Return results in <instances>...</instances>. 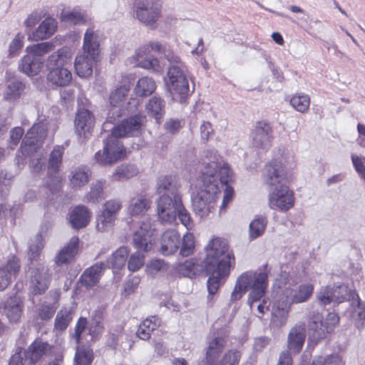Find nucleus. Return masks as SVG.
Listing matches in <instances>:
<instances>
[{"instance_id": "09e8293b", "label": "nucleus", "mask_w": 365, "mask_h": 365, "mask_svg": "<svg viewBox=\"0 0 365 365\" xmlns=\"http://www.w3.org/2000/svg\"><path fill=\"white\" fill-rule=\"evenodd\" d=\"M24 88L25 85L22 81L16 78L11 81L5 91V98L8 101H14L19 98Z\"/></svg>"}, {"instance_id": "1a4fd4ad", "label": "nucleus", "mask_w": 365, "mask_h": 365, "mask_svg": "<svg viewBox=\"0 0 365 365\" xmlns=\"http://www.w3.org/2000/svg\"><path fill=\"white\" fill-rule=\"evenodd\" d=\"M151 51L163 55L167 59L168 54L178 56L170 46L163 45L158 41H150L149 43L140 46L136 51L132 60L135 66L147 69L151 72L160 73L163 71V67L160 64L159 60L155 57H148Z\"/></svg>"}, {"instance_id": "052dcab7", "label": "nucleus", "mask_w": 365, "mask_h": 365, "mask_svg": "<svg viewBox=\"0 0 365 365\" xmlns=\"http://www.w3.org/2000/svg\"><path fill=\"white\" fill-rule=\"evenodd\" d=\"M317 299L320 304L324 306L333 302L332 287H322L317 293Z\"/></svg>"}, {"instance_id": "e433bc0d", "label": "nucleus", "mask_w": 365, "mask_h": 365, "mask_svg": "<svg viewBox=\"0 0 365 365\" xmlns=\"http://www.w3.org/2000/svg\"><path fill=\"white\" fill-rule=\"evenodd\" d=\"M128 255L129 250L128 247L125 246L120 247L107 259L106 268H111L114 270L122 269L125 264Z\"/></svg>"}, {"instance_id": "c756f323", "label": "nucleus", "mask_w": 365, "mask_h": 365, "mask_svg": "<svg viewBox=\"0 0 365 365\" xmlns=\"http://www.w3.org/2000/svg\"><path fill=\"white\" fill-rule=\"evenodd\" d=\"M180 184L175 175H164L158 178L156 190L160 195L175 196L180 195L178 189Z\"/></svg>"}, {"instance_id": "f3484780", "label": "nucleus", "mask_w": 365, "mask_h": 365, "mask_svg": "<svg viewBox=\"0 0 365 365\" xmlns=\"http://www.w3.org/2000/svg\"><path fill=\"white\" fill-rule=\"evenodd\" d=\"M210 152L214 153L215 155L217 156L218 158L217 159V160H216L217 168L216 169H215L217 175V185H218V179H220L221 184H228V182L232 180V172L230 169L228 164L222 163V157L214 149H207L205 151L203 162L202 163V167L200 168V175H202V172L205 170V167L208 165L207 163L209 162L210 164H212L211 160V159L212 160V158L210 156L211 155V154L208 153Z\"/></svg>"}, {"instance_id": "20e7f679", "label": "nucleus", "mask_w": 365, "mask_h": 365, "mask_svg": "<svg viewBox=\"0 0 365 365\" xmlns=\"http://www.w3.org/2000/svg\"><path fill=\"white\" fill-rule=\"evenodd\" d=\"M212 163H207L208 165L200 176V184L196 193L192 196V205L195 215L200 218L206 217L212 212L215 208L216 195L219 192L217 185V175L215 169L217 168L216 160L218 158L215 153L210 152Z\"/></svg>"}, {"instance_id": "7ed1b4c3", "label": "nucleus", "mask_w": 365, "mask_h": 365, "mask_svg": "<svg viewBox=\"0 0 365 365\" xmlns=\"http://www.w3.org/2000/svg\"><path fill=\"white\" fill-rule=\"evenodd\" d=\"M262 179L271 191L269 205L271 209L286 212L294 205L293 191L289 190L285 167L278 160H272L264 166Z\"/></svg>"}, {"instance_id": "72a5a7b5", "label": "nucleus", "mask_w": 365, "mask_h": 365, "mask_svg": "<svg viewBox=\"0 0 365 365\" xmlns=\"http://www.w3.org/2000/svg\"><path fill=\"white\" fill-rule=\"evenodd\" d=\"M91 176V170L86 166H79L71 171L68 176L72 188L78 189L88 183Z\"/></svg>"}, {"instance_id": "ddd939ff", "label": "nucleus", "mask_w": 365, "mask_h": 365, "mask_svg": "<svg viewBox=\"0 0 365 365\" xmlns=\"http://www.w3.org/2000/svg\"><path fill=\"white\" fill-rule=\"evenodd\" d=\"M47 130L43 123H35L26 133L20 150L23 155H31L35 153L46 138Z\"/></svg>"}, {"instance_id": "a878e982", "label": "nucleus", "mask_w": 365, "mask_h": 365, "mask_svg": "<svg viewBox=\"0 0 365 365\" xmlns=\"http://www.w3.org/2000/svg\"><path fill=\"white\" fill-rule=\"evenodd\" d=\"M80 240L73 236L69 242L58 252L55 257V264L58 266L68 264L73 261L79 250Z\"/></svg>"}, {"instance_id": "8fccbe9b", "label": "nucleus", "mask_w": 365, "mask_h": 365, "mask_svg": "<svg viewBox=\"0 0 365 365\" xmlns=\"http://www.w3.org/2000/svg\"><path fill=\"white\" fill-rule=\"evenodd\" d=\"M60 19L61 21L75 25L83 24L86 22L83 14L76 9L72 11L63 10L61 13Z\"/></svg>"}, {"instance_id": "f8f14e48", "label": "nucleus", "mask_w": 365, "mask_h": 365, "mask_svg": "<svg viewBox=\"0 0 365 365\" xmlns=\"http://www.w3.org/2000/svg\"><path fill=\"white\" fill-rule=\"evenodd\" d=\"M180 195H160L155 201L158 220L163 224H172L177 217V212L182 203Z\"/></svg>"}, {"instance_id": "4be33fe9", "label": "nucleus", "mask_w": 365, "mask_h": 365, "mask_svg": "<svg viewBox=\"0 0 365 365\" xmlns=\"http://www.w3.org/2000/svg\"><path fill=\"white\" fill-rule=\"evenodd\" d=\"M50 348L47 341L36 339L29 346L27 349L24 350V363L28 365L35 364L46 354Z\"/></svg>"}, {"instance_id": "5fc2aeb1", "label": "nucleus", "mask_w": 365, "mask_h": 365, "mask_svg": "<svg viewBox=\"0 0 365 365\" xmlns=\"http://www.w3.org/2000/svg\"><path fill=\"white\" fill-rule=\"evenodd\" d=\"M177 217L180 221L181 224L186 227V229L190 231L192 230L195 227V223L189 211L184 207L182 202L180 205L178 212Z\"/></svg>"}, {"instance_id": "6e6552de", "label": "nucleus", "mask_w": 365, "mask_h": 365, "mask_svg": "<svg viewBox=\"0 0 365 365\" xmlns=\"http://www.w3.org/2000/svg\"><path fill=\"white\" fill-rule=\"evenodd\" d=\"M71 59V54L67 48H61L51 53L46 62L48 81L61 87L68 85L72 80V73L66 64Z\"/></svg>"}, {"instance_id": "4c0bfd02", "label": "nucleus", "mask_w": 365, "mask_h": 365, "mask_svg": "<svg viewBox=\"0 0 365 365\" xmlns=\"http://www.w3.org/2000/svg\"><path fill=\"white\" fill-rule=\"evenodd\" d=\"M148 114L154 118L158 123L165 115V101L158 96H153L146 104Z\"/></svg>"}, {"instance_id": "9d476101", "label": "nucleus", "mask_w": 365, "mask_h": 365, "mask_svg": "<svg viewBox=\"0 0 365 365\" xmlns=\"http://www.w3.org/2000/svg\"><path fill=\"white\" fill-rule=\"evenodd\" d=\"M118 137L111 134L104 140L103 150L95 154V160L99 165H112L121 160L125 154V149Z\"/></svg>"}, {"instance_id": "a19ab883", "label": "nucleus", "mask_w": 365, "mask_h": 365, "mask_svg": "<svg viewBox=\"0 0 365 365\" xmlns=\"http://www.w3.org/2000/svg\"><path fill=\"white\" fill-rule=\"evenodd\" d=\"M267 225V220L264 216H257L249 225L248 236L250 241L255 240L263 235Z\"/></svg>"}, {"instance_id": "cd10ccee", "label": "nucleus", "mask_w": 365, "mask_h": 365, "mask_svg": "<svg viewBox=\"0 0 365 365\" xmlns=\"http://www.w3.org/2000/svg\"><path fill=\"white\" fill-rule=\"evenodd\" d=\"M53 227V223L49 221H45L41 227L39 232L34 237V239L31 240L29 245L28 257L29 259L32 262L36 260L39 255L41 250L43 247L42 235L46 234Z\"/></svg>"}, {"instance_id": "58836bf2", "label": "nucleus", "mask_w": 365, "mask_h": 365, "mask_svg": "<svg viewBox=\"0 0 365 365\" xmlns=\"http://www.w3.org/2000/svg\"><path fill=\"white\" fill-rule=\"evenodd\" d=\"M106 184L105 180H98L90 185V190L85 196L88 202L96 204L105 197L104 188Z\"/></svg>"}, {"instance_id": "aec40b11", "label": "nucleus", "mask_w": 365, "mask_h": 365, "mask_svg": "<svg viewBox=\"0 0 365 365\" xmlns=\"http://www.w3.org/2000/svg\"><path fill=\"white\" fill-rule=\"evenodd\" d=\"M50 280L48 269L43 265L39 264L31 272V286L32 293L34 294H42L44 293L48 288Z\"/></svg>"}, {"instance_id": "f704fd0d", "label": "nucleus", "mask_w": 365, "mask_h": 365, "mask_svg": "<svg viewBox=\"0 0 365 365\" xmlns=\"http://www.w3.org/2000/svg\"><path fill=\"white\" fill-rule=\"evenodd\" d=\"M161 323L160 319L158 316H151L145 319L138 327L136 334L143 340H148L150 337V334L155 330Z\"/></svg>"}, {"instance_id": "473e14b6", "label": "nucleus", "mask_w": 365, "mask_h": 365, "mask_svg": "<svg viewBox=\"0 0 365 365\" xmlns=\"http://www.w3.org/2000/svg\"><path fill=\"white\" fill-rule=\"evenodd\" d=\"M4 311L11 322H17L23 312V303L21 299L16 295L8 298L4 303Z\"/></svg>"}, {"instance_id": "e2e57ef3", "label": "nucleus", "mask_w": 365, "mask_h": 365, "mask_svg": "<svg viewBox=\"0 0 365 365\" xmlns=\"http://www.w3.org/2000/svg\"><path fill=\"white\" fill-rule=\"evenodd\" d=\"M53 44L51 42H42L34 45L31 48V55L38 56L40 58L47 52L52 50Z\"/></svg>"}, {"instance_id": "864d4df0", "label": "nucleus", "mask_w": 365, "mask_h": 365, "mask_svg": "<svg viewBox=\"0 0 365 365\" xmlns=\"http://www.w3.org/2000/svg\"><path fill=\"white\" fill-rule=\"evenodd\" d=\"M58 308L57 302H47L42 303L38 310V317L43 321L51 319Z\"/></svg>"}, {"instance_id": "c9c22d12", "label": "nucleus", "mask_w": 365, "mask_h": 365, "mask_svg": "<svg viewBox=\"0 0 365 365\" xmlns=\"http://www.w3.org/2000/svg\"><path fill=\"white\" fill-rule=\"evenodd\" d=\"M63 152V147L57 145L51 152L48 159V174L51 178L53 176L56 178L57 182H59V180L55 175L58 173L59 168L62 163Z\"/></svg>"}, {"instance_id": "39448f33", "label": "nucleus", "mask_w": 365, "mask_h": 365, "mask_svg": "<svg viewBox=\"0 0 365 365\" xmlns=\"http://www.w3.org/2000/svg\"><path fill=\"white\" fill-rule=\"evenodd\" d=\"M270 271L271 269L266 263L258 271L249 270L242 273L236 280L230 301L240 300L250 289L247 302L252 307L255 302H259L265 295L268 287V274Z\"/></svg>"}, {"instance_id": "7c9ffc66", "label": "nucleus", "mask_w": 365, "mask_h": 365, "mask_svg": "<svg viewBox=\"0 0 365 365\" xmlns=\"http://www.w3.org/2000/svg\"><path fill=\"white\" fill-rule=\"evenodd\" d=\"M57 29V21L51 17L46 18L31 34H29V38L38 41L50 38Z\"/></svg>"}, {"instance_id": "c85d7f7f", "label": "nucleus", "mask_w": 365, "mask_h": 365, "mask_svg": "<svg viewBox=\"0 0 365 365\" xmlns=\"http://www.w3.org/2000/svg\"><path fill=\"white\" fill-rule=\"evenodd\" d=\"M20 268L19 260L12 256L6 264L0 265V291L4 290L11 283L12 277L15 276Z\"/></svg>"}, {"instance_id": "393cba45", "label": "nucleus", "mask_w": 365, "mask_h": 365, "mask_svg": "<svg viewBox=\"0 0 365 365\" xmlns=\"http://www.w3.org/2000/svg\"><path fill=\"white\" fill-rule=\"evenodd\" d=\"M105 269L106 264L104 262H96L83 271L79 278V282L82 286L91 288L98 283Z\"/></svg>"}, {"instance_id": "ea45409f", "label": "nucleus", "mask_w": 365, "mask_h": 365, "mask_svg": "<svg viewBox=\"0 0 365 365\" xmlns=\"http://www.w3.org/2000/svg\"><path fill=\"white\" fill-rule=\"evenodd\" d=\"M322 319L319 313H314L308 322V329L313 331L312 336L316 340L324 338L327 333Z\"/></svg>"}, {"instance_id": "4468645a", "label": "nucleus", "mask_w": 365, "mask_h": 365, "mask_svg": "<svg viewBox=\"0 0 365 365\" xmlns=\"http://www.w3.org/2000/svg\"><path fill=\"white\" fill-rule=\"evenodd\" d=\"M251 137L255 148L261 150L262 152H267L272 145L274 130L268 122L259 121L255 124Z\"/></svg>"}, {"instance_id": "603ef678", "label": "nucleus", "mask_w": 365, "mask_h": 365, "mask_svg": "<svg viewBox=\"0 0 365 365\" xmlns=\"http://www.w3.org/2000/svg\"><path fill=\"white\" fill-rule=\"evenodd\" d=\"M181 249L180 251L182 257L191 255L195 250V237L192 233L187 232L181 240Z\"/></svg>"}, {"instance_id": "b1692460", "label": "nucleus", "mask_w": 365, "mask_h": 365, "mask_svg": "<svg viewBox=\"0 0 365 365\" xmlns=\"http://www.w3.org/2000/svg\"><path fill=\"white\" fill-rule=\"evenodd\" d=\"M180 244V234L175 230H167L161 237L160 252L164 256L171 255L178 250Z\"/></svg>"}, {"instance_id": "de8ad7c7", "label": "nucleus", "mask_w": 365, "mask_h": 365, "mask_svg": "<svg viewBox=\"0 0 365 365\" xmlns=\"http://www.w3.org/2000/svg\"><path fill=\"white\" fill-rule=\"evenodd\" d=\"M103 314L101 310H95L93 312L88 325L89 334L93 336L98 335L103 330Z\"/></svg>"}, {"instance_id": "6ab92c4d", "label": "nucleus", "mask_w": 365, "mask_h": 365, "mask_svg": "<svg viewBox=\"0 0 365 365\" xmlns=\"http://www.w3.org/2000/svg\"><path fill=\"white\" fill-rule=\"evenodd\" d=\"M153 232L154 230L148 221L142 222L139 228L133 234V246L138 251L148 252L151 250Z\"/></svg>"}, {"instance_id": "338daca9", "label": "nucleus", "mask_w": 365, "mask_h": 365, "mask_svg": "<svg viewBox=\"0 0 365 365\" xmlns=\"http://www.w3.org/2000/svg\"><path fill=\"white\" fill-rule=\"evenodd\" d=\"M24 134V130L21 127H15L10 132V148L14 149L19 143Z\"/></svg>"}, {"instance_id": "0eeeda50", "label": "nucleus", "mask_w": 365, "mask_h": 365, "mask_svg": "<svg viewBox=\"0 0 365 365\" xmlns=\"http://www.w3.org/2000/svg\"><path fill=\"white\" fill-rule=\"evenodd\" d=\"M98 36L92 28L86 29L83 44V53L77 56L74 62L76 74L81 78H88L93 73L100 53Z\"/></svg>"}, {"instance_id": "bb28decb", "label": "nucleus", "mask_w": 365, "mask_h": 365, "mask_svg": "<svg viewBox=\"0 0 365 365\" xmlns=\"http://www.w3.org/2000/svg\"><path fill=\"white\" fill-rule=\"evenodd\" d=\"M91 212L87 207L83 205L75 206L68 214V220L75 230L86 227L90 221Z\"/></svg>"}, {"instance_id": "bf43d9fd", "label": "nucleus", "mask_w": 365, "mask_h": 365, "mask_svg": "<svg viewBox=\"0 0 365 365\" xmlns=\"http://www.w3.org/2000/svg\"><path fill=\"white\" fill-rule=\"evenodd\" d=\"M241 353L237 350H229L222 357L219 365H238Z\"/></svg>"}, {"instance_id": "f257e3e1", "label": "nucleus", "mask_w": 365, "mask_h": 365, "mask_svg": "<svg viewBox=\"0 0 365 365\" xmlns=\"http://www.w3.org/2000/svg\"><path fill=\"white\" fill-rule=\"evenodd\" d=\"M296 283L297 281L292 280L287 272H282L276 279L274 285L279 291L272 306V322L277 327L286 324L292 304L307 302L314 292L312 283L301 284L295 289H291L290 287Z\"/></svg>"}, {"instance_id": "5701e85b", "label": "nucleus", "mask_w": 365, "mask_h": 365, "mask_svg": "<svg viewBox=\"0 0 365 365\" xmlns=\"http://www.w3.org/2000/svg\"><path fill=\"white\" fill-rule=\"evenodd\" d=\"M306 328L304 324H296L291 328L287 336L288 351L292 354H299L304 344Z\"/></svg>"}, {"instance_id": "0e129e2a", "label": "nucleus", "mask_w": 365, "mask_h": 365, "mask_svg": "<svg viewBox=\"0 0 365 365\" xmlns=\"http://www.w3.org/2000/svg\"><path fill=\"white\" fill-rule=\"evenodd\" d=\"M93 356L85 351H77L74 357L73 365H91Z\"/></svg>"}, {"instance_id": "6e6d98bb", "label": "nucleus", "mask_w": 365, "mask_h": 365, "mask_svg": "<svg viewBox=\"0 0 365 365\" xmlns=\"http://www.w3.org/2000/svg\"><path fill=\"white\" fill-rule=\"evenodd\" d=\"M24 36L20 33L15 36L14 38L9 43V57L14 58L19 56L24 46Z\"/></svg>"}, {"instance_id": "a18cd8bd", "label": "nucleus", "mask_w": 365, "mask_h": 365, "mask_svg": "<svg viewBox=\"0 0 365 365\" xmlns=\"http://www.w3.org/2000/svg\"><path fill=\"white\" fill-rule=\"evenodd\" d=\"M150 202L145 197L133 198L130 200L128 212L132 216L143 215L149 209Z\"/></svg>"}, {"instance_id": "4d7b16f0", "label": "nucleus", "mask_w": 365, "mask_h": 365, "mask_svg": "<svg viewBox=\"0 0 365 365\" xmlns=\"http://www.w3.org/2000/svg\"><path fill=\"white\" fill-rule=\"evenodd\" d=\"M144 264V255L140 251L131 255L128 262V268L130 271L136 272Z\"/></svg>"}, {"instance_id": "3c124183", "label": "nucleus", "mask_w": 365, "mask_h": 365, "mask_svg": "<svg viewBox=\"0 0 365 365\" xmlns=\"http://www.w3.org/2000/svg\"><path fill=\"white\" fill-rule=\"evenodd\" d=\"M290 104L297 111L304 113L309 108L310 98L303 93L295 95L291 98Z\"/></svg>"}, {"instance_id": "79ce46f5", "label": "nucleus", "mask_w": 365, "mask_h": 365, "mask_svg": "<svg viewBox=\"0 0 365 365\" xmlns=\"http://www.w3.org/2000/svg\"><path fill=\"white\" fill-rule=\"evenodd\" d=\"M155 89L156 84L155 81L152 78L144 76L138 81L134 92L137 96L145 97L153 93Z\"/></svg>"}, {"instance_id": "a211bd4d", "label": "nucleus", "mask_w": 365, "mask_h": 365, "mask_svg": "<svg viewBox=\"0 0 365 365\" xmlns=\"http://www.w3.org/2000/svg\"><path fill=\"white\" fill-rule=\"evenodd\" d=\"M132 80L133 78L130 75L124 74L121 76V85L110 95V103L112 108L109 110L108 118H112V117L110 116L111 113H117L118 117L120 116V109L118 108V104L122 102L128 94Z\"/></svg>"}, {"instance_id": "774afa93", "label": "nucleus", "mask_w": 365, "mask_h": 365, "mask_svg": "<svg viewBox=\"0 0 365 365\" xmlns=\"http://www.w3.org/2000/svg\"><path fill=\"white\" fill-rule=\"evenodd\" d=\"M355 313L357 316L356 318V327L358 328L364 327L365 324V302L359 301L358 306L355 309Z\"/></svg>"}, {"instance_id": "2f4dec72", "label": "nucleus", "mask_w": 365, "mask_h": 365, "mask_svg": "<svg viewBox=\"0 0 365 365\" xmlns=\"http://www.w3.org/2000/svg\"><path fill=\"white\" fill-rule=\"evenodd\" d=\"M43 67L42 58L38 56L28 54L24 56L19 65L20 71L29 76L37 75Z\"/></svg>"}, {"instance_id": "423d86ee", "label": "nucleus", "mask_w": 365, "mask_h": 365, "mask_svg": "<svg viewBox=\"0 0 365 365\" xmlns=\"http://www.w3.org/2000/svg\"><path fill=\"white\" fill-rule=\"evenodd\" d=\"M167 60L170 63L167 72L169 91L179 96L180 103H185L195 91V86L190 88L187 68L178 56L168 54Z\"/></svg>"}, {"instance_id": "13d9d810", "label": "nucleus", "mask_w": 365, "mask_h": 365, "mask_svg": "<svg viewBox=\"0 0 365 365\" xmlns=\"http://www.w3.org/2000/svg\"><path fill=\"white\" fill-rule=\"evenodd\" d=\"M333 302L339 304L349 299L348 289L344 284L332 287Z\"/></svg>"}, {"instance_id": "680f3d73", "label": "nucleus", "mask_w": 365, "mask_h": 365, "mask_svg": "<svg viewBox=\"0 0 365 365\" xmlns=\"http://www.w3.org/2000/svg\"><path fill=\"white\" fill-rule=\"evenodd\" d=\"M116 216L106 210L103 207L101 214L97 217V221L102 225V228L104 230L106 227H110L114 224Z\"/></svg>"}, {"instance_id": "2eb2a0df", "label": "nucleus", "mask_w": 365, "mask_h": 365, "mask_svg": "<svg viewBox=\"0 0 365 365\" xmlns=\"http://www.w3.org/2000/svg\"><path fill=\"white\" fill-rule=\"evenodd\" d=\"M228 334L225 329H220L210 334L206 349V359L212 363L224 351L227 344Z\"/></svg>"}, {"instance_id": "37998d69", "label": "nucleus", "mask_w": 365, "mask_h": 365, "mask_svg": "<svg viewBox=\"0 0 365 365\" xmlns=\"http://www.w3.org/2000/svg\"><path fill=\"white\" fill-rule=\"evenodd\" d=\"M73 312L71 309L64 308L58 312L54 320V329L65 331L73 319Z\"/></svg>"}, {"instance_id": "69168bd1", "label": "nucleus", "mask_w": 365, "mask_h": 365, "mask_svg": "<svg viewBox=\"0 0 365 365\" xmlns=\"http://www.w3.org/2000/svg\"><path fill=\"white\" fill-rule=\"evenodd\" d=\"M339 322V317L334 312H329L324 321V327L327 333L331 332Z\"/></svg>"}, {"instance_id": "dca6fc26", "label": "nucleus", "mask_w": 365, "mask_h": 365, "mask_svg": "<svg viewBox=\"0 0 365 365\" xmlns=\"http://www.w3.org/2000/svg\"><path fill=\"white\" fill-rule=\"evenodd\" d=\"M145 117L137 114L132 115L121 121L112 129L113 134L118 137H133L139 134Z\"/></svg>"}, {"instance_id": "c03bdc74", "label": "nucleus", "mask_w": 365, "mask_h": 365, "mask_svg": "<svg viewBox=\"0 0 365 365\" xmlns=\"http://www.w3.org/2000/svg\"><path fill=\"white\" fill-rule=\"evenodd\" d=\"M198 261L196 259H188L177 267L178 272L183 277L193 278L199 272Z\"/></svg>"}, {"instance_id": "f03ea898", "label": "nucleus", "mask_w": 365, "mask_h": 365, "mask_svg": "<svg viewBox=\"0 0 365 365\" xmlns=\"http://www.w3.org/2000/svg\"><path fill=\"white\" fill-rule=\"evenodd\" d=\"M205 252L206 257L203 264L205 270L210 275L207 282L210 297L217 292L220 279L230 274V267L235 263V257L226 241L219 237L209 242Z\"/></svg>"}, {"instance_id": "9b49d317", "label": "nucleus", "mask_w": 365, "mask_h": 365, "mask_svg": "<svg viewBox=\"0 0 365 365\" xmlns=\"http://www.w3.org/2000/svg\"><path fill=\"white\" fill-rule=\"evenodd\" d=\"M161 0H138L135 5L137 19L147 26L154 28L161 16Z\"/></svg>"}, {"instance_id": "412c9836", "label": "nucleus", "mask_w": 365, "mask_h": 365, "mask_svg": "<svg viewBox=\"0 0 365 365\" xmlns=\"http://www.w3.org/2000/svg\"><path fill=\"white\" fill-rule=\"evenodd\" d=\"M74 125L78 135L85 138H88L95 125L93 114L87 109H79L76 115Z\"/></svg>"}, {"instance_id": "49530a36", "label": "nucleus", "mask_w": 365, "mask_h": 365, "mask_svg": "<svg viewBox=\"0 0 365 365\" xmlns=\"http://www.w3.org/2000/svg\"><path fill=\"white\" fill-rule=\"evenodd\" d=\"M138 173V169L135 165L123 164L116 168L113 177L114 180H128L135 176Z\"/></svg>"}]
</instances>
